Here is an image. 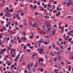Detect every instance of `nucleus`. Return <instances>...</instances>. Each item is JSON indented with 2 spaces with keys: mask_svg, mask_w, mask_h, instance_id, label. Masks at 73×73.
<instances>
[{
  "mask_svg": "<svg viewBox=\"0 0 73 73\" xmlns=\"http://www.w3.org/2000/svg\"><path fill=\"white\" fill-rule=\"evenodd\" d=\"M14 69H15V70H16V69H17V68H16V67H14Z\"/></svg>",
  "mask_w": 73,
  "mask_h": 73,
  "instance_id": "50",
  "label": "nucleus"
},
{
  "mask_svg": "<svg viewBox=\"0 0 73 73\" xmlns=\"http://www.w3.org/2000/svg\"><path fill=\"white\" fill-rule=\"evenodd\" d=\"M71 40H72V38H70L68 40V42H70L71 41Z\"/></svg>",
  "mask_w": 73,
  "mask_h": 73,
  "instance_id": "11",
  "label": "nucleus"
},
{
  "mask_svg": "<svg viewBox=\"0 0 73 73\" xmlns=\"http://www.w3.org/2000/svg\"><path fill=\"white\" fill-rule=\"evenodd\" d=\"M41 71H44V70L43 69H41L40 70Z\"/></svg>",
  "mask_w": 73,
  "mask_h": 73,
  "instance_id": "46",
  "label": "nucleus"
},
{
  "mask_svg": "<svg viewBox=\"0 0 73 73\" xmlns=\"http://www.w3.org/2000/svg\"><path fill=\"white\" fill-rule=\"evenodd\" d=\"M33 46H32L31 47H29V48L31 49H31H33Z\"/></svg>",
  "mask_w": 73,
  "mask_h": 73,
  "instance_id": "38",
  "label": "nucleus"
},
{
  "mask_svg": "<svg viewBox=\"0 0 73 73\" xmlns=\"http://www.w3.org/2000/svg\"><path fill=\"white\" fill-rule=\"evenodd\" d=\"M60 48H62V49H63V46H60Z\"/></svg>",
  "mask_w": 73,
  "mask_h": 73,
  "instance_id": "49",
  "label": "nucleus"
},
{
  "mask_svg": "<svg viewBox=\"0 0 73 73\" xmlns=\"http://www.w3.org/2000/svg\"><path fill=\"white\" fill-rule=\"evenodd\" d=\"M1 32H3V29H1Z\"/></svg>",
  "mask_w": 73,
  "mask_h": 73,
  "instance_id": "61",
  "label": "nucleus"
},
{
  "mask_svg": "<svg viewBox=\"0 0 73 73\" xmlns=\"http://www.w3.org/2000/svg\"><path fill=\"white\" fill-rule=\"evenodd\" d=\"M70 32H71H71H72V33H73V30H72L71 31H70Z\"/></svg>",
  "mask_w": 73,
  "mask_h": 73,
  "instance_id": "55",
  "label": "nucleus"
},
{
  "mask_svg": "<svg viewBox=\"0 0 73 73\" xmlns=\"http://www.w3.org/2000/svg\"><path fill=\"white\" fill-rule=\"evenodd\" d=\"M67 39H68V38H65V40H67Z\"/></svg>",
  "mask_w": 73,
  "mask_h": 73,
  "instance_id": "64",
  "label": "nucleus"
},
{
  "mask_svg": "<svg viewBox=\"0 0 73 73\" xmlns=\"http://www.w3.org/2000/svg\"><path fill=\"white\" fill-rule=\"evenodd\" d=\"M3 5H4V4H2L1 6V7H2L3 6Z\"/></svg>",
  "mask_w": 73,
  "mask_h": 73,
  "instance_id": "42",
  "label": "nucleus"
},
{
  "mask_svg": "<svg viewBox=\"0 0 73 73\" xmlns=\"http://www.w3.org/2000/svg\"><path fill=\"white\" fill-rule=\"evenodd\" d=\"M39 65H40L41 66H42V63H40V62L39 63Z\"/></svg>",
  "mask_w": 73,
  "mask_h": 73,
  "instance_id": "17",
  "label": "nucleus"
},
{
  "mask_svg": "<svg viewBox=\"0 0 73 73\" xmlns=\"http://www.w3.org/2000/svg\"><path fill=\"white\" fill-rule=\"evenodd\" d=\"M41 61H42H42H44V59H43V58H42L41 60Z\"/></svg>",
  "mask_w": 73,
  "mask_h": 73,
  "instance_id": "47",
  "label": "nucleus"
},
{
  "mask_svg": "<svg viewBox=\"0 0 73 73\" xmlns=\"http://www.w3.org/2000/svg\"><path fill=\"white\" fill-rule=\"evenodd\" d=\"M21 7H24V5H22V4H21Z\"/></svg>",
  "mask_w": 73,
  "mask_h": 73,
  "instance_id": "32",
  "label": "nucleus"
},
{
  "mask_svg": "<svg viewBox=\"0 0 73 73\" xmlns=\"http://www.w3.org/2000/svg\"><path fill=\"white\" fill-rule=\"evenodd\" d=\"M70 4V3H68L67 4V5H68V6H69V5Z\"/></svg>",
  "mask_w": 73,
  "mask_h": 73,
  "instance_id": "31",
  "label": "nucleus"
},
{
  "mask_svg": "<svg viewBox=\"0 0 73 73\" xmlns=\"http://www.w3.org/2000/svg\"><path fill=\"white\" fill-rule=\"evenodd\" d=\"M2 46H3V48H4V47H5V46H4V45H2Z\"/></svg>",
  "mask_w": 73,
  "mask_h": 73,
  "instance_id": "60",
  "label": "nucleus"
},
{
  "mask_svg": "<svg viewBox=\"0 0 73 73\" xmlns=\"http://www.w3.org/2000/svg\"><path fill=\"white\" fill-rule=\"evenodd\" d=\"M54 59L55 60V61H57V58H56V57H54Z\"/></svg>",
  "mask_w": 73,
  "mask_h": 73,
  "instance_id": "10",
  "label": "nucleus"
},
{
  "mask_svg": "<svg viewBox=\"0 0 73 73\" xmlns=\"http://www.w3.org/2000/svg\"><path fill=\"white\" fill-rule=\"evenodd\" d=\"M22 58H21L20 59V60H19L20 62H21V61H22Z\"/></svg>",
  "mask_w": 73,
  "mask_h": 73,
  "instance_id": "25",
  "label": "nucleus"
},
{
  "mask_svg": "<svg viewBox=\"0 0 73 73\" xmlns=\"http://www.w3.org/2000/svg\"><path fill=\"white\" fill-rule=\"evenodd\" d=\"M33 0H29V1L30 2V3H32V2Z\"/></svg>",
  "mask_w": 73,
  "mask_h": 73,
  "instance_id": "29",
  "label": "nucleus"
},
{
  "mask_svg": "<svg viewBox=\"0 0 73 73\" xmlns=\"http://www.w3.org/2000/svg\"><path fill=\"white\" fill-rule=\"evenodd\" d=\"M3 70H4V71H5L6 70V69H5V68H4Z\"/></svg>",
  "mask_w": 73,
  "mask_h": 73,
  "instance_id": "58",
  "label": "nucleus"
},
{
  "mask_svg": "<svg viewBox=\"0 0 73 73\" xmlns=\"http://www.w3.org/2000/svg\"><path fill=\"white\" fill-rule=\"evenodd\" d=\"M16 38L15 37H14L13 39V40H16Z\"/></svg>",
  "mask_w": 73,
  "mask_h": 73,
  "instance_id": "22",
  "label": "nucleus"
},
{
  "mask_svg": "<svg viewBox=\"0 0 73 73\" xmlns=\"http://www.w3.org/2000/svg\"><path fill=\"white\" fill-rule=\"evenodd\" d=\"M43 48H41L40 49V51H43Z\"/></svg>",
  "mask_w": 73,
  "mask_h": 73,
  "instance_id": "33",
  "label": "nucleus"
},
{
  "mask_svg": "<svg viewBox=\"0 0 73 73\" xmlns=\"http://www.w3.org/2000/svg\"><path fill=\"white\" fill-rule=\"evenodd\" d=\"M56 49L57 50H59V48H57V47H56Z\"/></svg>",
  "mask_w": 73,
  "mask_h": 73,
  "instance_id": "30",
  "label": "nucleus"
},
{
  "mask_svg": "<svg viewBox=\"0 0 73 73\" xmlns=\"http://www.w3.org/2000/svg\"><path fill=\"white\" fill-rule=\"evenodd\" d=\"M61 32L62 33H64V30H63V29L62 30Z\"/></svg>",
  "mask_w": 73,
  "mask_h": 73,
  "instance_id": "23",
  "label": "nucleus"
},
{
  "mask_svg": "<svg viewBox=\"0 0 73 73\" xmlns=\"http://www.w3.org/2000/svg\"><path fill=\"white\" fill-rule=\"evenodd\" d=\"M32 27H34V28L37 27V24L36 23H35L33 25H32Z\"/></svg>",
  "mask_w": 73,
  "mask_h": 73,
  "instance_id": "2",
  "label": "nucleus"
},
{
  "mask_svg": "<svg viewBox=\"0 0 73 73\" xmlns=\"http://www.w3.org/2000/svg\"><path fill=\"white\" fill-rule=\"evenodd\" d=\"M30 27H31V26H32V25H32V23H31V22H30Z\"/></svg>",
  "mask_w": 73,
  "mask_h": 73,
  "instance_id": "36",
  "label": "nucleus"
},
{
  "mask_svg": "<svg viewBox=\"0 0 73 73\" xmlns=\"http://www.w3.org/2000/svg\"><path fill=\"white\" fill-rule=\"evenodd\" d=\"M38 13L37 12H36L35 13V15H38Z\"/></svg>",
  "mask_w": 73,
  "mask_h": 73,
  "instance_id": "39",
  "label": "nucleus"
},
{
  "mask_svg": "<svg viewBox=\"0 0 73 73\" xmlns=\"http://www.w3.org/2000/svg\"><path fill=\"white\" fill-rule=\"evenodd\" d=\"M30 66H31V64H28L27 65V68L28 69H30V68H31Z\"/></svg>",
  "mask_w": 73,
  "mask_h": 73,
  "instance_id": "5",
  "label": "nucleus"
},
{
  "mask_svg": "<svg viewBox=\"0 0 73 73\" xmlns=\"http://www.w3.org/2000/svg\"><path fill=\"white\" fill-rule=\"evenodd\" d=\"M52 46L53 47V48H56V46H55V45L54 44H53L52 45Z\"/></svg>",
  "mask_w": 73,
  "mask_h": 73,
  "instance_id": "14",
  "label": "nucleus"
},
{
  "mask_svg": "<svg viewBox=\"0 0 73 73\" xmlns=\"http://www.w3.org/2000/svg\"><path fill=\"white\" fill-rule=\"evenodd\" d=\"M46 25L47 26V28H50V26L49 25V24H46Z\"/></svg>",
  "mask_w": 73,
  "mask_h": 73,
  "instance_id": "8",
  "label": "nucleus"
},
{
  "mask_svg": "<svg viewBox=\"0 0 73 73\" xmlns=\"http://www.w3.org/2000/svg\"><path fill=\"white\" fill-rule=\"evenodd\" d=\"M61 64H62V65H64V62H61Z\"/></svg>",
  "mask_w": 73,
  "mask_h": 73,
  "instance_id": "56",
  "label": "nucleus"
},
{
  "mask_svg": "<svg viewBox=\"0 0 73 73\" xmlns=\"http://www.w3.org/2000/svg\"><path fill=\"white\" fill-rule=\"evenodd\" d=\"M27 50V51H28L29 52H31V50H29V49H28Z\"/></svg>",
  "mask_w": 73,
  "mask_h": 73,
  "instance_id": "24",
  "label": "nucleus"
},
{
  "mask_svg": "<svg viewBox=\"0 0 73 73\" xmlns=\"http://www.w3.org/2000/svg\"><path fill=\"white\" fill-rule=\"evenodd\" d=\"M23 34H24V35H26V33H25V32H23Z\"/></svg>",
  "mask_w": 73,
  "mask_h": 73,
  "instance_id": "21",
  "label": "nucleus"
},
{
  "mask_svg": "<svg viewBox=\"0 0 73 73\" xmlns=\"http://www.w3.org/2000/svg\"><path fill=\"white\" fill-rule=\"evenodd\" d=\"M36 9L37 7H36V5H34L33 7H31V9Z\"/></svg>",
  "mask_w": 73,
  "mask_h": 73,
  "instance_id": "3",
  "label": "nucleus"
},
{
  "mask_svg": "<svg viewBox=\"0 0 73 73\" xmlns=\"http://www.w3.org/2000/svg\"><path fill=\"white\" fill-rule=\"evenodd\" d=\"M57 3V2L56 1H55L54 2V4H57V3Z\"/></svg>",
  "mask_w": 73,
  "mask_h": 73,
  "instance_id": "20",
  "label": "nucleus"
},
{
  "mask_svg": "<svg viewBox=\"0 0 73 73\" xmlns=\"http://www.w3.org/2000/svg\"><path fill=\"white\" fill-rule=\"evenodd\" d=\"M24 49H25H25H26V48H27V47H25V46H24Z\"/></svg>",
  "mask_w": 73,
  "mask_h": 73,
  "instance_id": "40",
  "label": "nucleus"
},
{
  "mask_svg": "<svg viewBox=\"0 0 73 73\" xmlns=\"http://www.w3.org/2000/svg\"><path fill=\"white\" fill-rule=\"evenodd\" d=\"M18 58H19V56H17L16 57V60H17V59H18Z\"/></svg>",
  "mask_w": 73,
  "mask_h": 73,
  "instance_id": "18",
  "label": "nucleus"
},
{
  "mask_svg": "<svg viewBox=\"0 0 73 73\" xmlns=\"http://www.w3.org/2000/svg\"><path fill=\"white\" fill-rule=\"evenodd\" d=\"M37 4L38 5H40V2H37Z\"/></svg>",
  "mask_w": 73,
  "mask_h": 73,
  "instance_id": "15",
  "label": "nucleus"
},
{
  "mask_svg": "<svg viewBox=\"0 0 73 73\" xmlns=\"http://www.w3.org/2000/svg\"><path fill=\"white\" fill-rule=\"evenodd\" d=\"M0 70H1L0 71L1 72H3V69H0Z\"/></svg>",
  "mask_w": 73,
  "mask_h": 73,
  "instance_id": "28",
  "label": "nucleus"
},
{
  "mask_svg": "<svg viewBox=\"0 0 73 73\" xmlns=\"http://www.w3.org/2000/svg\"><path fill=\"white\" fill-rule=\"evenodd\" d=\"M33 38V36H31L30 37V38Z\"/></svg>",
  "mask_w": 73,
  "mask_h": 73,
  "instance_id": "34",
  "label": "nucleus"
},
{
  "mask_svg": "<svg viewBox=\"0 0 73 73\" xmlns=\"http://www.w3.org/2000/svg\"><path fill=\"white\" fill-rule=\"evenodd\" d=\"M13 32H12V31H11L10 32V33H12V34H13Z\"/></svg>",
  "mask_w": 73,
  "mask_h": 73,
  "instance_id": "43",
  "label": "nucleus"
},
{
  "mask_svg": "<svg viewBox=\"0 0 73 73\" xmlns=\"http://www.w3.org/2000/svg\"><path fill=\"white\" fill-rule=\"evenodd\" d=\"M50 55L52 56V57H54V54H53V52H50Z\"/></svg>",
  "mask_w": 73,
  "mask_h": 73,
  "instance_id": "4",
  "label": "nucleus"
},
{
  "mask_svg": "<svg viewBox=\"0 0 73 73\" xmlns=\"http://www.w3.org/2000/svg\"><path fill=\"white\" fill-rule=\"evenodd\" d=\"M6 16H7V17H10L11 15L9 13H6Z\"/></svg>",
  "mask_w": 73,
  "mask_h": 73,
  "instance_id": "1",
  "label": "nucleus"
},
{
  "mask_svg": "<svg viewBox=\"0 0 73 73\" xmlns=\"http://www.w3.org/2000/svg\"><path fill=\"white\" fill-rule=\"evenodd\" d=\"M7 40H9V37H8V38H7Z\"/></svg>",
  "mask_w": 73,
  "mask_h": 73,
  "instance_id": "57",
  "label": "nucleus"
},
{
  "mask_svg": "<svg viewBox=\"0 0 73 73\" xmlns=\"http://www.w3.org/2000/svg\"><path fill=\"white\" fill-rule=\"evenodd\" d=\"M65 28H66V27H68V25H66L65 26Z\"/></svg>",
  "mask_w": 73,
  "mask_h": 73,
  "instance_id": "51",
  "label": "nucleus"
},
{
  "mask_svg": "<svg viewBox=\"0 0 73 73\" xmlns=\"http://www.w3.org/2000/svg\"><path fill=\"white\" fill-rule=\"evenodd\" d=\"M20 27L21 28H22V27H23V25H20Z\"/></svg>",
  "mask_w": 73,
  "mask_h": 73,
  "instance_id": "35",
  "label": "nucleus"
},
{
  "mask_svg": "<svg viewBox=\"0 0 73 73\" xmlns=\"http://www.w3.org/2000/svg\"><path fill=\"white\" fill-rule=\"evenodd\" d=\"M52 28L51 27H50V28H48V31H49L50 30H51V29Z\"/></svg>",
  "mask_w": 73,
  "mask_h": 73,
  "instance_id": "16",
  "label": "nucleus"
},
{
  "mask_svg": "<svg viewBox=\"0 0 73 73\" xmlns=\"http://www.w3.org/2000/svg\"><path fill=\"white\" fill-rule=\"evenodd\" d=\"M49 49H50L52 48V47H51V46H50V47H49Z\"/></svg>",
  "mask_w": 73,
  "mask_h": 73,
  "instance_id": "44",
  "label": "nucleus"
},
{
  "mask_svg": "<svg viewBox=\"0 0 73 73\" xmlns=\"http://www.w3.org/2000/svg\"><path fill=\"white\" fill-rule=\"evenodd\" d=\"M12 56L13 57H16V55H12Z\"/></svg>",
  "mask_w": 73,
  "mask_h": 73,
  "instance_id": "26",
  "label": "nucleus"
},
{
  "mask_svg": "<svg viewBox=\"0 0 73 73\" xmlns=\"http://www.w3.org/2000/svg\"><path fill=\"white\" fill-rule=\"evenodd\" d=\"M23 39L25 40H27V38H25V37L23 38Z\"/></svg>",
  "mask_w": 73,
  "mask_h": 73,
  "instance_id": "19",
  "label": "nucleus"
},
{
  "mask_svg": "<svg viewBox=\"0 0 73 73\" xmlns=\"http://www.w3.org/2000/svg\"><path fill=\"white\" fill-rule=\"evenodd\" d=\"M8 26H9V25L8 24H7L6 25L7 28H8Z\"/></svg>",
  "mask_w": 73,
  "mask_h": 73,
  "instance_id": "45",
  "label": "nucleus"
},
{
  "mask_svg": "<svg viewBox=\"0 0 73 73\" xmlns=\"http://www.w3.org/2000/svg\"><path fill=\"white\" fill-rule=\"evenodd\" d=\"M63 40L61 38H60L59 39V41H62Z\"/></svg>",
  "mask_w": 73,
  "mask_h": 73,
  "instance_id": "13",
  "label": "nucleus"
},
{
  "mask_svg": "<svg viewBox=\"0 0 73 73\" xmlns=\"http://www.w3.org/2000/svg\"><path fill=\"white\" fill-rule=\"evenodd\" d=\"M6 20H7V21H9V19L8 18H7Z\"/></svg>",
  "mask_w": 73,
  "mask_h": 73,
  "instance_id": "53",
  "label": "nucleus"
},
{
  "mask_svg": "<svg viewBox=\"0 0 73 73\" xmlns=\"http://www.w3.org/2000/svg\"><path fill=\"white\" fill-rule=\"evenodd\" d=\"M36 38H39V36H36Z\"/></svg>",
  "mask_w": 73,
  "mask_h": 73,
  "instance_id": "54",
  "label": "nucleus"
},
{
  "mask_svg": "<svg viewBox=\"0 0 73 73\" xmlns=\"http://www.w3.org/2000/svg\"><path fill=\"white\" fill-rule=\"evenodd\" d=\"M27 70H25V73H27Z\"/></svg>",
  "mask_w": 73,
  "mask_h": 73,
  "instance_id": "37",
  "label": "nucleus"
},
{
  "mask_svg": "<svg viewBox=\"0 0 73 73\" xmlns=\"http://www.w3.org/2000/svg\"><path fill=\"white\" fill-rule=\"evenodd\" d=\"M33 64H32L31 65L30 64V66L31 67H32V66H33Z\"/></svg>",
  "mask_w": 73,
  "mask_h": 73,
  "instance_id": "27",
  "label": "nucleus"
},
{
  "mask_svg": "<svg viewBox=\"0 0 73 73\" xmlns=\"http://www.w3.org/2000/svg\"><path fill=\"white\" fill-rule=\"evenodd\" d=\"M8 24H9V25H11V22H8Z\"/></svg>",
  "mask_w": 73,
  "mask_h": 73,
  "instance_id": "62",
  "label": "nucleus"
},
{
  "mask_svg": "<svg viewBox=\"0 0 73 73\" xmlns=\"http://www.w3.org/2000/svg\"><path fill=\"white\" fill-rule=\"evenodd\" d=\"M69 0L68 2H69V3H70V2H72V0Z\"/></svg>",
  "mask_w": 73,
  "mask_h": 73,
  "instance_id": "41",
  "label": "nucleus"
},
{
  "mask_svg": "<svg viewBox=\"0 0 73 73\" xmlns=\"http://www.w3.org/2000/svg\"><path fill=\"white\" fill-rule=\"evenodd\" d=\"M57 59L58 60H61V59H62L61 58V56H60L58 57Z\"/></svg>",
  "mask_w": 73,
  "mask_h": 73,
  "instance_id": "6",
  "label": "nucleus"
},
{
  "mask_svg": "<svg viewBox=\"0 0 73 73\" xmlns=\"http://www.w3.org/2000/svg\"><path fill=\"white\" fill-rule=\"evenodd\" d=\"M67 34L68 36H70V35H71V32L70 31H69Z\"/></svg>",
  "mask_w": 73,
  "mask_h": 73,
  "instance_id": "7",
  "label": "nucleus"
},
{
  "mask_svg": "<svg viewBox=\"0 0 73 73\" xmlns=\"http://www.w3.org/2000/svg\"><path fill=\"white\" fill-rule=\"evenodd\" d=\"M18 42L19 43H21V40L19 39L18 40Z\"/></svg>",
  "mask_w": 73,
  "mask_h": 73,
  "instance_id": "12",
  "label": "nucleus"
},
{
  "mask_svg": "<svg viewBox=\"0 0 73 73\" xmlns=\"http://www.w3.org/2000/svg\"><path fill=\"white\" fill-rule=\"evenodd\" d=\"M7 8V10H8L9 9V8H8V7H6Z\"/></svg>",
  "mask_w": 73,
  "mask_h": 73,
  "instance_id": "63",
  "label": "nucleus"
},
{
  "mask_svg": "<svg viewBox=\"0 0 73 73\" xmlns=\"http://www.w3.org/2000/svg\"><path fill=\"white\" fill-rule=\"evenodd\" d=\"M52 33L53 35H54V34L56 33V32L55 31L53 30V31H52Z\"/></svg>",
  "mask_w": 73,
  "mask_h": 73,
  "instance_id": "9",
  "label": "nucleus"
},
{
  "mask_svg": "<svg viewBox=\"0 0 73 73\" xmlns=\"http://www.w3.org/2000/svg\"><path fill=\"white\" fill-rule=\"evenodd\" d=\"M0 15H1V16H3V13H1L0 14Z\"/></svg>",
  "mask_w": 73,
  "mask_h": 73,
  "instance_id": "52",
  "label": "nucleus"
},
{
  "mask_svg": "<svg viewBox=\"0 0 73 73\" xmlns=\"http://www.w3.org/2000/svg\"><path fill=\"white\" fill-rule=\"evenodd\" d=\"M70 4H71V5H73V3H72V2H71Z\"/></svg>",
  "mask_w": 73,
  "mask_h": 73,
  "instance_id": "59",
  "label": "nucleus"
},
{
  "mask_svg": "<svg viewBox=\"0 0 73 73\" xmlns=\"http://www.w3.org/2000/svg\"><path fill=\"white\" fill-rule=\"evenodd\" d=\"M71 16H68L67 18H71Z\"/></svg>",
  "mask_w": 73,
  "mask_h": 73,
  "instance_id": "48",
  "label": "nucleus"
}]
</instances>
